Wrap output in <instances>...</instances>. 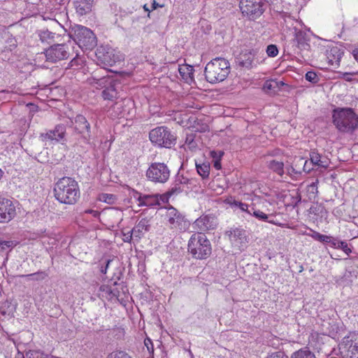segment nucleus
<instances>
[{"instance_id":"8fccbe9b","label":"nucleus","mask_w":358,"mask_h":358,"mask_svg":"<svg viewBox=\"0 0 358 358\" xmlns=\"http://www.w3.org/2000/svg\"><path fill=\"white\" fill-rule=\"evenodd\" d=\"M99 199L106 203H111L113 201V195L110 194H101L99 195Z\"/></svg>"},{"instance_id":"4d7b16f0","label":"nucleus","mask_w":358,"mask_h":358,"mask_svg":"<svg viewBox=\"0 0 358 358\" xmlns=\"http://www.w3.org/2000/svg\"><path fill=\"white\" fill-rule=\"evenodd\" d=\"M10 92L7 90H1L0 91V99L1 100H7L9 97H7L9 95Z\"/></svg>"},{"instance_id":"4468645a","label":"nucleus","mask_w":358,"mask_h":358,"mask_svg":"<svg viewBox=\"0 0 358 358\" xmlns=\"http://www.w3.org/2000/svg\"><path fill=\"white\" fill-rule=\"evenodd\" d=\"M164 216L171 229L182 230L185 228L184 217L175 208H167Z\"/></svg>"},{"instance_id":"c85d7f7f","label":"nucleus","mask_w":358,"mask_h":358,"mask_svg":"<svg viewBox=\"0 0 358 358\" xmlns=\"http://www.w3.org/2000/svg\"><path fill=\"white\" fill-rule=\"evenodd\" d=\"M283 85L284 83L282 81L268 80L264 83L262 89L266 93H275L278 91L280 86Z\"/></svg>"},{"instance_id":"0e129e2a","label":"nucleus","mask_w":358,"mask_h":358,"mask_svg":"<svg viewBox=\"0 0 358 358\" xmlns=\"http://www.w3.org/2000/svg\"><path fill=\"white\" fill-rule=\"evenodd\" d=\"M220 180H221V178H219L218 176H215L213 182H217V185L221 186V184H220V182H219Z\"/></svg>"},{"instance_id":"f704fd0d","label":"nucleus","mask_w":358,"mask_h":358,"mask_svg":"<svg viewBox=\"0 0 358 358\" xmlns=\"http://www.w3.org/2000/svg\"><path fill=\"white\" fill-rule=\"evenodd\" d=\"M101 53L102 52L100 50H98L96 52V55L103 64L111 66L115 63V59L111 58L112 55L114 57V55L113 54L112 52H107L106 55H103V57L101 55Z\"/></svg>"},{"instance_id":"37998d69","label":"nucleus","mask_w":358,"mask_h":358,"mask_svg":"<svg viewBox=\"0 0 358 358\" xmlns=\"http://www.w3.org/2000/svg\"><path fill=\"white\" fill-rule=\"evenodd\" d=\"M311 231H313V234H308V236H311L315 240L318 241L322 243L327 241V240H326V239H327V235L321 234L319 232L315 231H313V230H311Z\"/></svg>"},{"instance_id":"bb28decb","label":"nucleus","mask_w":358,"mask_h":358,"mask_svg":"<svg viewBox=\"0 0 358 358\" xmlns=\"http://www.w3.org/2000/svg\"><path fill=\"white\" fill-rule=\"evenodd\" d=\"M195 166L198 174L202 179H206L210 175V164L207 162H201L200 159H195Z\"/></svg>"},{"instance_id":"79ce46f5","label":"nucleus","mask_w":358,"mask_h":358,"mask_svg":"<svg viewBox=\"0 0 358 358\" xmlns=\"http://www.w3.org/2000/svg\"><path fill=\"white\" fill-rule=\"evenodd\" d=\"M306 79L313 84L317 83L320 80L318 76L314 71H308L306 73Z\"/></svg>"},{"instance_id":"f257e3e1","label":"nucleus","mask_w":358,"mask_h":358,"mask_svg":"<svg viewBox=\"0 0 358 358\" xmlns=\"http://www.w3.org/2000/svg\"><path fill=\"white\" fill-rule=\"evenodd\" d=\"M55 199L61 203L75 204L80 198V189L78 182L69 177L58 180L54 188Z\"/></svg>"},{"instance_id":"0eeeda50","label":"nucleus","mask_w":358,"mask_h":358,"mask_svg":"<svg viewBox=\"0 0 358 358\" xmlns=\"http://www.w3.org/2000/svg\"><path fill=\"white\" fill-rule=\"evenodd\" d=\"M147 178L155 183H165L170 177V170L164 163H152L146 171Z\"/></svg>"},{"instance_id":"dca6fc26","label":"nucleus","mask_w":358,"mask_h":358,"mask_svg":"<svg viewBox=\"0 0 358 358\" xmlns=\"http://www.w3.org/2000/svg\"><path fill=\"white\" fill-rule=\"evenodd\" d=\"M101 217L106 225L114 227L122 220L123 212L117 208H110L101 212Z\"/></svg>"},{"instance_id":"4be33fe9","label":"nucleus","mask_w":358,"mask_h":358,"mask_svg":"<svg viewBox=\"0 0 358 358\" xmlns=\"http://www.w3.org/2000/svg\"><path fill=\"white\" fill-rule=\"evenodd\" d=\"M178 72L181 79L187 84H192L194 82V67L189 64H180L178 67Z\"/></svg>"},{"instance_id":"f3484780","label":"nucleus","mask_w":358,"mask_h":358,"mask_svg":"<svg viewBox=\"0 0 358 358\" xmlns=\"http://www.w3.org/2000/svg\"><path fill=\"white\" fill-rule=\"evenodd\" d=\"M133 198L137 201L138 206L155 207L159 206V194H143L134 191Z\"/></svg>"},{"instance_id":"f8f14e48","label":"nucleus","mask_w":358,"mask_h":358,"mask_svg":"<svg viewBox=\"0 0 358 358\" xmlns=\"http://www.w3.org/2000/svg\"><path fill=\"white\" fill-rule=\"evenodd\" d=\"M94 80H96L95 83L98 85L97 87H104L102 92V96L104 99L113 100L117 98V91L113 78L103 76L99 79L94 78Z\"/></svg>"},{"instance_id":"e433bc0d","label":"nucleus","mask_w":358,"mask_h":358,"mask_svg":"<svg viewBox=\"0 0 358 358\" xmlns=\"http://www.w3.org/2000/svg\"><path fill=\"white\" fill-rule=\"evenodd\" d=\"M13 310L14 306L8 301H6L5 302H3L1 306L0 307V313L3 315H10L13 313Z\"/></svg>"},{"instance_id":"69168bd1","label":"nucleus","mask_w":358,"mask_h":358,"mask_svg":"<svg viewBox=\"0 0 358 358\" xmlns=\"http://www.w3.org/2000/svg\"><path fill=\"white\" fill-rule=\"evenodd\" d=\"M15 358H24V357L22 353L18 352L17 355L15 356Z\"/></svg>"},{"instance_id":"49530a36","label":"nucleus","mask_w":358,"mask_h":358,"mask_svg":"<svg viewBox=\"0 0 358 358\" xmlns=\"http://www.w3.org/2000/svg\"><path fill=\"white\" fill-rule=\"evenodd\" d=\"M265 358H289L288 356L282 351H277L268 354Z\"/></svg>"},{"instance_id":"ea45409f","label":"nucleus","mask_w":358,"mask_h":358,"mask_svg":"<svg viewBox=\"0 0 358 358\" xmlns=\"http://www.w3.org/2000/svg\"><path fill=\"white\" fill-rule=\"evenodd\" d=\"M106 358H132L127 352L116 350L107 355Z\"/></svg>"},{"instance_id":"774afa93","label":"nucleus","mask_w":358,"mask_h":358,"mask_svg":"<svg viewBox=\"0 0 358 358\" xmlns=\"http://www.w3.org/2000/svg\"><path fill=\"white\" fill-rule=\"evenodd\" d=\"M3 174H4L3 171L1 169H0V180H1V178H3Z\"/></svg>"},{"instance_id":"7c9ffc66","label":"nucleus","mask_w":358,"mask_h":358,"mask_svg":"<svg viewBox=\"0 0 358 358\" xmlns=\"http://www.w3.org/2000/svg\"><path fill=\"white\" fill-rule=\"evenodd\" d=\"M267 166L270 170L282 176L284 174V163L276 159L267 162Z\"/></svg>"},{"instance_id":"6ab92c4d","label":"nucleus","mask_w":358,"mask_h":358,"mask_svg":"<svg viewBox=\"0 0 358 358\" xmlns=\"http://www.w3.org/2000/svg\"><path fill=\"white\" fill-rule=\"evenodd\" d=\"M66 135V127L59 124L55 126L54 129L49 130L45 134H41L43 141H59L63 140Z\"/></svg>"},{"instance_id":"a211bd4d","label":"nucleus","mask_w":358,"mask_h":358,"mask_svg":"<svg viewBox=\"0 0 358 358\" xmlns=\"http://www.w3.org/2000/svg\"><path fill=\"white\" fill-rule=\"evenodd\" d=\"M217 224V219L215 217L204 215L195 220L194 222V228L203 233L215 229Z\"/></svg>"},{"instance_id":"423d86ee","label":"nucleus","mask_w":358,"mask_h":358,"mask_svg":"<svg viewBox=\"0 0 358 358\" xmlns=\"http://www.w3.org/2000/svg\"><path fill=\"white\" fill-rule=\"evenodd\" d=\"M239 8L243 16L254 20L264 13L265 3L263 0H240Z\"/></svg>"},{"instance_id":"ddd939ff","label":"nucleus","mask_w":358,"mask_h":358,"mask_svg":"<svg viewBox=\"0 0 358 358\" xmlns=\"http://www.w3.org/2000/svg\"><path fill=\"white\" fill-rule=\"evenodd\" d=\"M16 207L13 201L0 198V223H8L16 215Z\"/></svg>"},{"instance_id":"052dcab7","label":"nucleus","mask_w":358,"mask_h":358,"mask_svg":"<svg viewBox=\"0 0 358 358\" xmlns=\"http://www.w3.org/2000/svg\"><path fill=\"white\" fill-rule=\"evenodd\" d=\"M164 4L158 3L155 0L152 3V10L157 9V8H163Z\"/></svg>"},{"instance_id":"473e14b6","label":"nucleus","mask_w":358,"mask_h":358,"mask_svg":"<svg viewBox=\"0 0 358 358\" xmlns=\"http://www.w3.org/2000/svg\"><path fill=\"white\" fill-rule=\"evenodd\" d=\"M294 42L296 43L299 49H306L309 45L306 42L305 34L301 30L294 31Z\"/></svg>"},{"instance_id":"6e6552de","label":"nucleus","mask_w":358,"mask_h":358,"mask_svg":"<svg viewBox=\"0 0 358 358\" xmlns=\"http://www.w3.org/2000/svg\"><path fill=\"white\" fill-rule=\"evenodd\" d=\"M222 62V57H216L207 64L205 76L208 82L216 83L224 80L223 69L221 67Z\"/></svg>"},{"instance_id":"a18cd8bd","label":"nucleus","mask_w":358,"mask_h":358,"mask_svg":"<svg viewBox=\"0 0 358 358\" xmlns=\"http://www.w3.org/2000/svg\"><path fill=\"white\" fill-rule=\"evenodd\" d=\"M122 240L125 243H131V240L134 238V234L132 233V230H128L127 231H122Z\"/></svg>"},{"instance_id":"de8ad7c7","label":"nucleus","mask_w":358,"mask_h":358,"mask_svg":"<svg viewBox=\"0 0 358 358\" xmlns=\"http://www.w3.org/2000/svg\"><path fill=\"white\" fill-rule=\"evenodd\" d=\"M338 249H341L346 255H349L352 252V250L348 247L347 242L341 241H340Z\"/></svg>"},{"instance_id":"7ed1b4c3","label":"nucleus","mask_w":358,"mask_h":358,"mask_svg":"<svg viewBox=\"0 0 358 358\" xmlns=\"http://www.w3.org/2000/svg\"><path fill=\"white\" fill-rule=\"evenodd\" d=\"M211 245L206 236L202 232L192 235L188 242V252L197 259H206L211 254Z\"/></svg>"},{"instance_id":"b1692460","label":"nucleus","mask_w":358,"mask_h":358,"mask_svg":"<svg viewBox=\"0 0 358 358\" xmlns=\"http://www.w3.org/2000/svg\"><path fill=\"white\" fill-rule=\"evenodd\" d=\"M343 52L338 47H333L327 50V58L331 66H339Z\"/></svg>"},{"instance_id":"bf43d9fd","label":"nucleus","mask_w":358,"mask_h":358,"mask_svg":"<svg viewBox=\"0 0 358 358\" xmlns=\"http://www.w3.org/2000/svg\"><path fill=\"white\" fill-rule=\"evenodd\" d=\"M111 262H112V260L108 259V260H107V262H106V266H101V269H100V271H101L102 273H103V274L106 273V272H107V269H108V265H109V264H110Z\"/></svg>"},{"instance_id":"412c9836","label":"nucleus","mask_w":358,"mask_h":358,"mask_svg":"<svg viewBox=\"0 0 358 358\" xmlns=\"http://www.w3.org/2000/svg\"><path fill=\"white\" fill-rule=\"evenodd\" d=\"M262 201V199L259 196H255V197L252 199V203L248 213L253 215L259 220L267 221L269 223L278 225V224L274 220H268L269 217L268 215L255 208L256 203H261Z\"/></svg>"},{"instance_id":"338daca9","label":"nucleus","mask_w":358,"mask_h":358,"mask_svg":"<svg viewBox=\"0 0 358 358\" xmlns=\"http://www.w3.org/2000/svg\"><path fill=\"white\" fill-rule=\"evenodd\" d=\"M122 107V105L121 104H119L118 103H115V105L114 106V109L115 108H117V109H120V108Z\"/></svg>"},{"instance_id":"a19ab883","label":"nucleus","mask_w":358,"mask_h":358,"mask_svg":"<svg viewBox=\"0 0 358 358\" xmlns=\"http://www.w3.org/2000/svg\"><path fill=\"white\" fill-rule=\"evenodd\" d=\"M13 247V241H2L0 239V255L7 253Z\"/></svg>"},{"instance_id":"f03ea898","label":"nucleus","mask_w":358,"mask_h":358,"mask_svg":"<svg viewBox=\"0 0 358 358\" xmlns=\"http://www.w3.org/2000/svg\"><path fill=\"white\" fill-rule=\"evenodd\" d=\"M333 123L336 128L343 133H352L358 126V116L350 108L334 110Z\"/></svg>"},{"instance_id":"13d9d810","label":"nucleus","mask_w":358,"mask_h":358,"mask_svg":"<svg viewBox=\"0 0 358 358\" xmlns=\"http://www.w3.org/2000/svg\"><path fill=\"white\" fill-rule=\"evenodd\" d=\"M354 74H355V73H343L342 78L345 79L346 81L350 82L352 80L350 76Z\"/></svg>"},{"instance_id":"2f4dec72","label":"nucleus","mask_w":358,"mask_h":358,"mask_svg":"<svg viewBox=\"0 0 358 358\" xmlns=\"http://www.w3.org/2000/svg\"><path fill=\"white\" fill-rule=\"evenodd\" d=\"M225 203L229 204L231 208L234 209H240L242 212H249L251 206H249L245 203L236 201L231 198L225 199Z\"/></svg>"},{"instance_id":"680f3d73","label":"nucleus","mask_w":358,"mask_h":358,"mask_svg":"<svg viewBox=\"0 0 358 358\" xmlns=\"http://www.w3.org/2000/svg\"><path fill=\"white\" fill-rule=\"evenodd\" d=\"M352 55L355 60L358 62V48H356L352 51Z\"/></svg>"},{"instance_id":"20e7f679","label":"nucleus","mask_w":358,"mask_h":358,"mask_svg":"<svg viewBox=\"0 0 358 358\" xmlns=\"http://www.w3.org/2000/svg\"><path fill=\"white\" fill-rule=\"evenodd\" d=\"M150 141L159 147L171 148L176 144V138L166 127H158L150 131Z\"/></svg>"},{"instance_id":"864d4df0","label":"nucleus","mask_w":358,"mask_h":358,"mask_svg":"<svg viewBox=\"0 0 358 358\" xmlns=\"http://www.w3.org/2000/svg\"><path fill=\"white\" fill-rule=\"evenodd\" d=\"M144 344H145V347L147 348L149 352H153L154 348H153L152 342L150 338H145L144 341Z\"/></svg>"},{"instance_id":"c756f323","label":"nucleus","mask_w":358,"mask_h":358,"mask_svg":"<svg viewBox=\"0 0 358 358\" xmlns=\"http://www.w3.org/2000/svg\"><path fill=\"white\" fill-rule=\"evenodd\" d=\"M290 358H317L314 352L306 346L294 351L291 354Z\"/></svg>"},{"instance_id":"aec40b11","label":"nucleus","mask_w":358,"mask_h":358,"mask_svg":"<svg viewBox=\"0 0 358 358\" xmlns=\"http://www.w3.org/2000/svg\"><path fill=\"white\" fill-rule=\"evenodd\" d=\"M255 58V52L253 50H245L242 51L236 58V63L241 67L245 69H251Z\"/></svg>"},{"instance_id":"58836bf2","label":"nucleus","mask_w":358,"mask_h":358,"mask_svg":"<svg viewBox=\"0 0 358 358\" xmlns=\"http://www.w3.org/2000/svg\"><path fill=\"white\" fill-rule=\"evenodd\" d=\"M317 185H318V180H316L315 182H313L310 185L307 186V192L309 194V199H315L317 194L318 193L317 190Z\"/></svg>"},{"instance_id":"cd10ccee","label":"nucleus","mask_w":358,"mask_h":358,"mask_svg":"<svg viewBox=\"0 0 358 358\" xmlns=\"http://www.w3.org/2000/svg\"><path fill=\"white\" fill-rule=\"evenodd\" d=\"M224 155V152L222 150H211L209 153L211 159V163L213 168L216 170H222V159Z\"/></svg>"},{"instance_id":"603ef678","label":"nucleus","mask_w":358,"mask_h":358,"mask_svg":"<svg viewBox=\"0 0 358 358\" xmlns=\"http://www.w3.org/2000/svg\"><path fill=\"white\" fill-rule=\"evenodd\" d=\"M83 63V60L78 57V55H77L76 57H75L69 64V67H73L74 66H81Z\"/></svg>"},{"instance_id":"5701e85b","label":"nucleus","mask_w":358,"mask_h":358,"mask_svg":"<svg viewBox=\"0 0 358 358\" xmlns=\"http://www.w3.org/2000/svg\"><path fill=\"white\" fill-rule=\"evenodd\" d=\"M310 159L315 166L323 169H327L330 164L329 159L326 156L320 155L316 150H312L310 152Z\"/></svg>"},{"instance_id":"09e8293b","label":"nucleus","mask_w":358,"mask_h":358,"mask_svg":"<svg viewBox=\"0 0 358 358\" xmlns=\"http://www.w3.org/2000/svg\"><path fill=\"white\" fill-rule=\"evenodd\" d=\"M173 194V190L163 194H159V206L162 203H166L169 201L170 196Z\"/></svg>"},{"instance_id":"393cba45","label":"nucleus","mask_w":358,"mask_h":358,"mask_svg":"<svg viewBox=\"0 0 358 358\" xmlns=\"http://www.w3.org/2000/svg\"><path fill=\"white\" fill-rule=\"evenodd\" d=\"M94 0H74V6L77 13L80 15L90 13L92 10Z\"/></svg>"},{"instance_id":"6e6d98bb","label":"nucleus","mask_w":358,"mask_h":358,"mask_svg":"<svg viewBox=\"0 0 358 358\" xmlns=\"http://www.w3.org/2000/svg\"><path fill=\"white\" fill-rule=\"evenodd\" d=\"M85 213H89V214H91L93 217H99L100 215H101V213H100L99 211L97 210H92V209H89V210H86L85 211Z\"/></svg>"},{"instance_id":"3c124183","label":"nucleus","mask_w":358,"mask_h":358,"mask_svg":"<svg viewBox=\"0 0 358 358\" xmlns=\"http://www.w3.org/2000/svg\"><path fill=\"white\" fill-rule=\"evenodd\" d=\"M327 241H324V243H330L332 247L334 248H338V245L340 244L339 240H338L336 238H334L331 236H327V239H326Z\"/></svg>"},{"instance_id":"5fc2aeb1","label":"nucleus","mask_w":358,"mask_h":358,"mask_svg":"<svg viewBox=\"0 0 358 358\" xmlns=\"http://www.w3.org/2000/svg\"><path fill=\"white\" fill-rule=\"evenodd\" d=\"M194 136L192 134H188L186 137L185 145H192L194 143Z\"/></svg>"},{"instance_id":"9d476101","label":"nucleus","mask_w":358,"mask_h":358,"mask_svg":"<svg viewBox=\"0 0 358 358\" xmlns=\"http://www.w3.org/2000/svg\"><path fill=\"white\" fill-rule=\"evenodd\" d=\"M71 122L75 131L81 135L82 141L84 143L90 144L91 127L85 117L82 115H77L74 118L71 119Z\"/></svg>"},{"instance_id":"1a4fd4ad","label":"nucleus","mask_w":358,"mask_h":358,"mask_svg":"<svg viewBox=\"0 0 358 358\" xmlns=\"http://www.w3.org/2000/svg\"><path fill=\"white\" fill-rule=\"evenodd\" d=\"M340 349L345 358H358V332H350L345 336Z\"/></svg>"},{"instance_id":"e2e57ef3","label":"nucleus","mask_w":358,"mask_h":358,"mask_svg":"<svg viewBox=\"0 0 358 358\" xmlns=\"http://www.w3.org/2000/svg\"><path fill=\"white\" fill-rule=\"evenodd\" d=\"M187 146L188 147L189 149L193 150L196 148L197 144L196 142H194V143H192V145H187Z\"/></svg>"},{"instance_id":"a878e982","label":"nucleus","mask_w":358,"mask_h":358,"mask_svg":"<svg viewBox=\"0 0 358 358\" xmlns=\"http://www.w3.org/2000/svg\"><path fill=\"white\" fill-rule=\"evenodd\" d=\"M148 220L146 219L141 220L137 224L131 229L134 238L140 239L143 234L148 231L149 229Z\"/></svg>"},{"instance_id":"39448f33","label":"nucleus","mask_w":358,"mask_h":358,"mask_svg":"<svg viewBox=\"0 0 358 358\" xmlns=\"http://www.w3.org/2000/svg\"><path fill=\"white\" fill-rule=\"evenodd\" d=\"M73 38L81 49L91 50L96 45L94 33L90 29L81 25H77L73 28Z\"/></svg>"},{"instance_id":"9b49d317","label":"nucleus","mask_w":358,"mask_h":358,"mask_svg":"<svg viewBox=\"0 0 358 358\" xmlns=\"http://www.w3.org/2000/svg\"><path fill=\"white\" fill-rule=\"evenodd\" d=\"M46 60L56 62L68 58L69 55V47L66 44H55L45 51Z\"/></svg>"},{"instance_id":"c9c22d12","label":"nucleus","mask_w":358,"mask_h":358,"mask_svg":"<svg viewBox=\"0 0 358 358\" xmlns=\"http://www.w3.org/2000/svg\"><path fill=\"white\" fill-rule=\"evenodd\" d=\"M309 212L311 214L320 215L321 217H325L327 215V211L324 207L320 204L311 206L309 209Z\"/></svg>"},{"instance_id":"2eb2a0df","label":"nucleus","mask_w":358,"mask_h":358,"mask_svg":"<svg viewBox=\"0 0 358 358\" xmlns=\"http://www.w3.org/2000/svg\"><path fill=\"white\" fill-rule=\"evenodd\" d=\"M228 236L231 245L239 250H243L248 243L246 231L243 229H233L229 231Z\"/></svg>"},{"instance_id":"72a5a7b5","label":"nucleus","mask_w":358,"mask_h":358,"mask_svg":"<svg viewBox=\"0 0 358 358\" xmlns=\"http://www.w3.org/2000/svg\"><path fill=\"white\" fill-rule=\"evenodd\" d=\"M99 295L102 297H106L108 299H113L114 297H117V293L113 290L111 287L106 285H103L99 288Z\"/></svg>"},{"instance_id":"c03bdc74","label":"nucleus","mask_w":358,"mask_h":358,"mask_svg":"<svg viewBox=\"0 0 358 358\" xmlns=\"http://www.w3.org/2000/svg\"><path fill=\"white\" fill-rule=\"evenodd\" d=\"M266 53L268 56L274 57L278 55V50L275 45H269L267 46L266 48Z\"/></svg>"},{"instance_id":"4c0bfd02","label":"nucleus","mask_w":358,"mask_h":358,"mask_svg":"<svg viewBox=\"0 0 358 358\" xmlns=\"http://www.w3.org/2000/svg\"><path fill=\"white\" fill-rule=\"evenodd\" d=\"M48 276V274L44 271H38L34 273H31L28 275H22L20 277L22 278H28L34 280H43Z\"/></svg>"}]
</instances>
